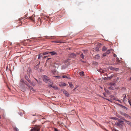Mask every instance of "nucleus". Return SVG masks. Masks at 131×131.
<instances>
[{
	"mask_svg": "<svg viewBox=\"0 0 131 131\" xmlns=\"http://www.w3.org/2000/svg\"><path fill=\"white\" fill-rule=\"evenodd\" d=\"M19 85L22 91H25L26 88L24 83V80L23 79H21L20 80Z\"/></svg>",
	"mask_w": 131,
	"mask_h": 131,
	"instance_id": "nucleus-1",
	"label": "nucleus"
},
{
	"mask_svg": "<svg viewBox=\"0 0 131 131\" xmlns=\"http://www.w3.org/2000/svg\"><path fill=\"white\" fill-rule=\"evenodd\" d=\"M115 83H111L110 84L108 88L110 90H113L116 89V87Z\"/></svg>",
	"mask_w": 131,
	"mask_h": 131,
	"instance_id": "nucleus-2",
	"label": "nucleus"
},
{
	"mask_svg": "<svg viewBox=\"0 0 131 131\" xmlns=\"http://www.w3.org/2000/svg\"><path fill=\"white\" fill-rule=\"evenodd\" d=\"M49 82H50V83L48 84V86L50 88V87H51L55 89H58V87L56 85L53 84L52 81H49Z\"/></svg>",
	"mask_w": 131,
	"mask_h": 131,
	"instance_id": "nucleus-3",
	"label": "nucleus"
},
{
	"mask_svg": "<svg viewBox=\"0 0 131 131\" xmlns=\"http://www.w3.org/2000/svg\"><path fill=\"white\" fill-rule=\"evenodd\" d=\"M43 81L46 83H47L48 82H49L50 81V78L48 77L46 75H44L43 76Z\"/></svg>",
	"mask_w": 131,
	"mask_h": 131,
	"instance_id": "nucleus-4",
	"label": "nucleus"
},
{
	"mask_svg": "<svg viewBox=\"0 0 131 131\" xmlns=\"http://www.w3.org/2000/svg\"><path fill=\"white\" fill-rule=\"evenodd\" d=\"M41 127L40 126H36L35 127L31 129V131H40V128Z\"/></svg>",
	"mask_w": 131,
	"mask_h": 131,
	"instance_id": "nucleus-5",
	"label": "nucleus"
},
{
	"mask_svg": "<svg viewBox=\"0 0 131 131\" xmlns=\"http://www.w3.org/2000/svg\"><path fill=\"white\" fill-rule=\"evenodd\" d=\"M120 113L122 115L126 117H127V118L130 117L129 116V115L128 114H126L125 113L122 112H120Z\"/></svg>",
	"mask_w": 131,
	"mask_h": 131,
	"instance_id": "nucleus-6",
	"label": "nucleus"
},
{
	"mask_svg": "<svg viewBox=\"0 0 131 131\" xmlns=\"http://www.w3.org/2000/svg\"><path fill=\"white\" fill-rule=\"evenodd\" d=\"M109 68L110 69L112 70L118 71L119 69L118 68H115L112 67H110Z\"/></svg>",
	"mask_w": 131,
	"mask_h": 131,
	"instance_id": "nucleus-7",
	"label": "nucleus"
},
{
	"mask_svg": "<svg viewBox=\"0 0 131 131\" xmlns=\"http://www.w3.org/2000/svg\"><path fill=\"white\" fill-rule=\"evenodd\" d=\"M76 54H75L72 53L70 54L69 56L71 58H74L76 57Z\"/></svg>",
	"mask_w": 131,
	"mask_h": 131,
	"instance_id": "nucleus-8",
	"label": "nucleus"
},
{
	"mask_svg": "<svg viewBox=\"0 0 131 131\" xmlns=\"http://www.w3.org/2000/svg\"><path fill=\"white\" fill-rule=\"evenodd\" d=\"M49 53L51 54V56H53L54 55H57V52L55 51L50 52H49Z\"/></svg>",
	"mask_w": 131,
	"mask_h": 131,
	"instance_id": "nucleus-9",
	"label": "nucleus"
},
{
	"mask_svg": "<svg viewBox=\"0 0 131 131\" xmlns=\"http://www.w3.org/2000/svg\"><path fill=\"white\" fill-rule=\"evenodd\" d=\"M63 93L66 96L68 97L69 96V94L67 91H64L63 92Z\"/></svg>",
	"mask_w": 131,
	"mask_h": 131,
	"instance_id": "nucleus-10",
	"label": "nucleus"
},
{
	"mask_svg": "<svg viewBox=\"0 0 131 131\" xmlns=\"http://www.w3.org/2000/svg\"><path fill=\"white\" fill-rule=\"evenodd\" d=\"M43 56V53H40L38 55V59H40L41 57H42Z\"/></svg>",
	"mask_w": 131,
	"mask_h": 131,
	"instance_id": "nucleus-11",
	"label": "nucleus"
},
{
	"mask_svg": "<svg viewBox=\"0 0 131 131\" xmlns=\"http://www.w3.org/2000/svg\"><path fill=\"white\" fill-rule=\"evenodd\" d=\"M79 74L81 76H84V72L83 71L80 72Z\"/></svg>",
	"mask_w": 131,
	"mask_h": 131,
	"instance_id": "nucleus-12",
	"label": "nucleus"
},
{
	"mask_svg": "<svg viewBox=\"0 0 131 131\" xmlns=\"http://www.w3.org/2000/svg\"><path fill=\"white\" fill-rule=\"evenodd\" d=\"M69 84L70 86L72 88H74V86H73L71 82H69Z\"/></svg>",
	"mask_w": 131,
	"mask_h": 131,
	"instance_id": "nucleus-13",
	"label": "nucleus"
},
{
	"mask_svg": "<svg viewBox=\"0 0 131 131\" xmlns=\"http://www.w3.org/2000/svg\"><path fill=\"white\" fill-rule=\"evenodd\" d=\"M61 77H61V78H66L67 79H69L70 78L69 77H67L66 75H63L62 76H61Z\"/></svg>",
	"mask_w": 131,
	"mask_h": 131,
	"instance_id": "nucleus-14",
	"label": "nucleus"
},
{
	"mask_svg": "<svg viewBox=\"0 0 131 131\" xmlns=\"http://www.w3.org/2000/svg\"><path fill=\"white\" fill-rule=\"evenodd\" d=\"M112 50H113V49H109L107 50V51L106 52L107 53V54H109L111 52V51H112Z\"/></svg>",
	"mask_w": 131,
	"mask_h": 131,
	"instance_id": "nucleus-15",
	"label": "nucleus"
},
{
	"mask_svg": "<svg viewBox=\"0 0 131 131\" xmlns=\"http://www.w3.org/2000/svg\"><path fill=\"white\" fill-rule=\"evenodd\" d=\"M99 46H96V47H94V49H95V50L96 51H97L99 50Z\"/></svg>",
	"mask_w": 131,
	"mask_h": 131,
	"instance_id": "nucleus-16",
	"label": "nucleus"
},
{
	"mask_svg": "<svg viewBox=\"0 0 131 131\" xmlns=\"http://www.w3.org/2000/svg\"><path fill=\"white\" fill-rule=\"evenodd\" d=\"M25 78L27 81L29 79L28 76L27 75H25Z\"/></svg>",
	"mask_w": 131,
	"mask_h": 131,
	"instance_id": "nucleus-17",
	"label": "nucleus"
},
{
	"mask_svg": "<svg viewBox=\"0 0 131 131\" xmlns=\"http://www.w3.org/2000/svg\"><path fill=\"white\" fill-rule=\"evenodd\" d=\"M116 125L117 126H122V124H120L119 122L117 123L116 124Z\"/></svg>",
	"mask_w": 131,
	"mask_h": 131,
	"instance_id": "nucleus-18",
	"label": "nucleus"
},
{
	"mask_svg": "<svg viewBox=\"0 0 131 131\" xmlns=\"http://www.w3.org/2000/svg\"><path fill=\"white\" fill-rule=\"evenodd\" d=\"M105 71L101 69L100 70L99 72L101 73H104L105 72Z\"/></svg>",
	"mask_w": 131,
	"mask_h": 131,
	"instance_id": "nucleus-19",
	"label": "nucleus"
},
{
	"mask_svg": "<svg viewBox=\"0 0 131 131\" xmlns=\"http://www.w3.org/2000/svg\"><path fill=\"white\" fill-rule=\"evenodd\" d=\"M112 119L114 120H117L118 121L119 120V119L118 118L116 117H113L112 118Z\"/></svg>",
	"mask_w": 131,
	"mask_h": 131,
	"instance_id": "nucleus-20",
	"label": "nucleus"
},
{
	"mask_svg": "<svg viewBox=\"0 0 131 131\" xmlns=\"http://www.w3.org/2000/svg\"><path fill=\"white\" fill-rule=\"evenodd\" d=\"M84 56L83 55V53L81 54L80 55V57L82 59H84Z\"/></svg>",
	"mask_w": 131,
	"mask_h": 131,
	"instance_id": "nucleus-21",
	"label": "nucleus"
},
{
	"mask_svg": "<svg viewBox=\"0 0 131 131\" xmlns=\"http://www.w3.org/2000/svg\"><path fill=\"white\" fill-rule=\"evenodd\" d=\"M119 122L121 124H124V122L122 121H120L119 120Z\"/></svg>",
	"mask_w": 131,
	"mask_h": 131,
	"instance_id": "nucleus-22",
	"label": "nucleus"
},
{
	"mask_svg": "<svg viewBox=\"0 0 131 131\" xmlns=\"http://www.w3.org/2000/svg\"><path fill=\"white\" fill-rule=\"evenodd\" d=\"M116 62L118 63H119L120 62V61L118 58H117L116 59Z\"/></svg>",
	"mask_w": 131,
	"mask_h": 131,
	"instance_id": "nucleus-23",
	"label": "nucleus"
},
{
	"mask_svg": "<svg viewBox=\"0 0 131 131\" xmlns=\"http://www.w3.org/2000/svg\"><path fill=\"white\" fill-rule=\"evenodd\" d=\"M126 122L127 124L130 125V126H131V122L127 121H126Z\"/></svg>",
	"mask_w": 131,
	"mask_h": 131,
	"instance_id": "nucleus-24",
	"label": "nucleus"
},
{
	"mask_svg": "<svg viewBox=\"0 0 131 131\" xmlns=\"http://www.w3.org/2000/svg\"><path fill=\"white\" fill-rule=\"evenodd\" d=\"M107 48H106V47H103L102 49V50L103 51L106 50H107Z\"/></svg>",
	"mask_w": 131,
	"mask_h": 131,
	"instance_id": "nucleus-25",
	"label": "nucleus"
},
{
	"mask_svg": "<svg viewBox=\"0 0 131 131\" xmlns=\"http://www.w3.org/2000/svg\"><path fill=\"white\" fill-rule=\"evenodd\" d=\"M61 85L63 86H65L66 85V84L65 83H64L63 82L62 83H61Z\"/></svg>",
	"mask_w": 131,
	"mask_h": 131,
	"instance_id": "nucleus-26",
	"label": "nucleus"
},
{
	"mask_svg": "<svg viewBox=\"0 0 131 131\" xmlns=\"http://www.w3.org/2000/svg\"><path fill=\"white\" fill-rule=\"evenodd\" d=\"M100 56L99 54L96 55L95 56V57L96 58L98 59L99 58Z\"/></svg>",
	"mask_w": 131,
	"mask_h": 131,
	"instance_id": "nucleus-27",
	"label": "nucleus"
},
{
	"mask_svg": "<svg viewBox=\"0 0 131 131\" xmlns=\"http://www.w3.org/2000/svg\"><path fill=\"white\" fill-rule=\"evenodd\" d=\"M43 55H46L49 53V52H45L42 53Z\"/></svg>",
	"mask_w": 131,
	"mask_h": 131,
	"instance_id": "nucleus-28",
	"label": "nucleus"
},
{
	"mask_svg": "<svg viewBox=\"0 0 131 131\" xmlns=\"http://www.w3.org/2000/svg\"><path fill=\"white\" fill-rule=\"evenodd\" d=\"M124 98H123V101H124L126 97V95L125 94H123V96H124Z\"/></svg>",
	"mask_w": 131,
	"mask_h": 131,
	"instance_id": "nucleus-29",
	"label": "nucleus"
},
{
	"mask_svg": "<svg viewBox=\"0 0 131 131\" xmlns=\"http://www.w3.org/2000/svg\"><path fill=\"white\" fill-rule=\"evenodd\" d=\"M14 129L16 131H19V129L16 127H15L14 128Z\"/></svg>",
	"mask_w": 131,
	"mask_h": 131,
	"instance_id": "nucleus-30",
	"label": "nucleus"
},
{
	"mask_svg": "<svg viewBox=\"0 0 131 131\" xmlns=\"http://www.w3.org/2000/svg\"><path fill=\"white\" fill-rule=\"evenodd\" d=\"M121 107H122V108H124V109H125L127 110V108L125 107V106H123L122 105V106H121Z\"/></svg>",
	"mask_w": 131,
	"mask_h": 131,
	"instance_id": "nucleus-31",
	"label": "nucleus"
},
{
	"mask_svg": "<svg viewBox=\"0 0 131 131\" xmlns=\"http://www.w3.org/2000/svg\"><path fill=\"white\" fill-rule=\"evenodd\" d=\"M29 88L30 89H31L32 91H35V90L31 86Z\"/></svg>",
	"mask_w": 131,
	"mask_h": 131,
	"instance_id": "nucleus-32",
	"label": "nucleus"
},
{
	"mask_svg": "<svg viewBox=\"0 0 131 131\" xmlns=\"http://www.w3.org/2000/svg\"><path fill=\"white\" fill-rule=\"evenodd\" d=\"M70 60V59H66V60H65V62L66 63V62H68Z\"/></svg>",
	"mask_w": 131,
	"mask_h": 131,
	"instance_id": "nucleus-33",
	"label": "nucleus"
},
{
	"mask_svg": "<svg viewBox=\"0 0 131 131\" xmlns=\"http://www.w3.org/2000/svg\"><path fill=\"white\" fill-rule=\"evenodd\" d=\"M27 81L28 82L30 83L31 84L32 82H31V81L29 79Z\"/></svg>",
	"mask_w": 131,
	"mask_h": 131,
	"instance_id": "nucleus-34",
	"label": "nucleus"
},
{
	"mask_svg": "<svg viewBox=\"0 0 131 131\" xmlns=\"http://www.w3.org/2000/svg\"><path fill=\"white\" fill-rule=\"evenodd\" d=\"M27 81L28 82L30 83L31 84L32 82H31V81L29 79Z\"/></svg>",
	"mask_w": 131,
	"mask_h": 131,
	"instance_id": "nucleus-35",
	"label": "nucleus"
},
{
	"mask_svg": "<svg viewBox=\"0 0 131 131\" xmlns=\"http://www.w3.org/2000/svg\"><path fill=\"white\" fill-rule=\"evenodd\" d=\"M107 54V53L106 52V53H104L103 54V56L104 57V56H105Z\"/></svg>",
	"mask_w": 131,
	"mask_h": 131,
	"instance_id": "nucleus-36",
	"label": "nucleus"
},
{
	"mask_svg": "<svg viewBox=\"0 0 131 131\" xmlns=\"http://www.w3.org/2000/svg\"><path fill=\"white\" fill-rule=\"evenodd\" d=\"M35 16V15H33L32 16V17H30V19H31V20H33V19L32 18L33 17H34Z\"/></svg>",
	"mask_w": 131,
	"mask_h": 131,
	"instance_id": "nucleus-37",
	"label": "nucleus"
},
{
	"mask_svg": "<svg viewBox=\"0 0 131 131\" xmlns=\"http://www.w3.org/2000/svg\"><path fill=\"white\" fill-rule=\"evenodd\" d=\"M105 91L108 94L109 93V91L105 89Z\"/></svg>",
	"mask_w": 131,
	"mask_h": 131,
	"instance_id": "nucleus-38",
	"label": "nucleus"
},
{
	"mask_svg": "<svg viewBox=\"0 0 131 131\" xmlns=\"http://www.w3.org/2000/svg\"><path fill=\"white\" fill-rule=\"evenodd\" d=\"M24 84H25L26 85L28 84V83L26 81H24Z\"/></svg>",
	"mask_w": 131,
	"mask_h": 131,
	"instance_id": "nucleus-39",
	"label": "nucleus"
},
{
	"mask_svg": "<svg viewBox=\"0 0 131 131\" xmlns=\"http://www.w3.org/2000/svg\"><path fill=\"white\" fill-rule=\"evenodd\" d=\"M115 100L116 101H118L120 103H121V101L119 100V99H115Z\"/></svg>",
	"mask_w": 131,
	"mask_h": 131,
	"instance_id": "nucleus-40",
	"label": "nucleus"
},
{
	"mask_svg": "<svg viewBox=\"0 0 131 131\" xmlns=\"http://www.w3.org/2000/svg\"><path fill=\"white\" fill-rule=\"evenodd\" d=\"M128 102L129 103L130 105L131 106V101H130V100H129V99H128Z\"/></svg>",
	"mask_w": 131,
	"mask_h": 131,
	"instance_id": "nucleus-41",
	"label": "nucleus"
},
{
	"mask_svg": "<svg viewBox=\"0 0 131 131\" xmlns=\"http://www.w3.org/2000/svg\"><path fill=\"white\" fill-rule=\"evenodd\" d=\"M27 86H28V87H29V88H30V87L31 86H30V85L29 84H28L26 85Z\"/></svg>",
	"mask_w": 131,
	"mask_h": 131,
	"instance_id": "nucleus-42",
	"label": "nucleus"
},
{
	"mask_svg": "<svg viewBox=\"0 0 131 131\" xmlns=\"http://www.w3.org/2000/svg\"><path fill=\"white\" fill-rule=\"evenodd\" d=\"M116 104H117V105H118V106H121H121H122V105H121V104H119L118 103H116Z\"/></svg>",
	"mask_w": 131,
	"mask_h": 131,
	"instance_id": "nucleus-43",
	"label": "nucleus"
},
{
	"mask_svg": "<svg viewBox=\"0 0 131 131\" xmlns=\"http://www.w3.org/2000/svg\"><path fill=\"white\" fill-rule=\"evenodd\" d=\"M57 42V43H61V42L60 41H55L54 42Z\"/></svg>",
	"mask_w": 131,
	"mask_h": 131,
	"instance_id": "nucleus-44",
	"label": "nucleus"
},
{
	"mask_svg": "<svg viewBox=\"0 0 131 131\" xmlns=\"http://www.w3.org/2000/svg\"><path fill=\"white\" fill-rule=\"evenodd\" d=\"M54 130L55 131H59L58 129L55 128H54Z\"/></svg>",
	"mask_w": 131,
	"mask_h": 131,
	"instance_id": "nucleus-45",
	"label": "nucleus"
},
{
	"mask_svg": "<svg viewBox=\"0 0 131 131\" xmlns=\"http://www.w3.org/2000/svg\"><path fill=\"white\" fill-rule=\"evenodd\" d=\"M55 77H57L58 78H60V76H56Z\"/></svg>",
	"mask_w": 131,
	"mask_h": 131,
	"instance_id": "nucleus-46",
	"label": "nucleus"
},
{
	"mask_svg": "<svg viewBox=\"0 0 131 131\" xmlns=\"http://www.w3.org/2000/svg\"><path fill=\"white\" fill-rule=\"evenodd\" d=\"M113 77V76L112 75H111V76L108 77V78L110 79L111 78Z\"/></svg>",
	"mask_w": 131,
	"mask_h": 131,
	"instance_id": "nucleus-47",
	"label": "nucleus"
},
{
	"mask_svg": "<svg viewBox=\"0 0 131 131\" xmlns=\"http://www.w3.org/2000/svg\"><path fill=\"white\" fill-rule=\"evenodd\" d=\"M31 84V85H32V86H35V85L34 84H33V83H32Z\"/></svg>",
	"mask_w": 131,
	"mask_h": 131,
	"instance_id": "nucleus-48",
	"label": "nucleus"
},
{
	"mask_svg": "<svg viewBox=\"0 0 131 131\" xmlns=\"http://www.w3.org/2000/svg\"><path fill=\"white\" fill-rule=\"evenodd\" d=\"M81 61L84 63H85V61H83L81 60Z\"/></svg>",
	"mask_w": 131,
	"mask_h": 131,
	"instance_id": "nucleus-49",
	"label": "nucleus"
},
{
	"mask_svg": "<svg viewBox=\"0 0 131 131\" xmlns=\"http://www.w3.org/2000/svg\"><path fill=\"white\" fill-rule=\"evenodd\" d=\"M40 64V63H39L35 67H37V66Z\"/></svg>",
	"mask_w": 131,
	"mask_h": 131,
	"instance_id": "nucleus-50",
	"label": "nucleus"
},
{
	"mask_svg": "<svg viewBox=\"0 0 131 131\" xmlns=\"http://www.w3.org/2000/svg\"><path fill=\"white\" fill-rule=\"evenodd\" d=\"M47 57H48L47 56H45L43 57V58H46Z\"/></svg>",
	"mask_w": 131,
	"mask_h": 131,
	"instance_id": "nucleus-51",
	"label": "nucleus"
},
{
	"mask_svg": "<svg viewBox=\"0 0 131 131\" xmlns=\"http://www.w3.org/2000/svg\"><path fill=\"white\" fill-rule=\"evenodd\" d=\"M113 56L114 57H115L116 56V55L115 54H114Z\"/></svg>",
	"mask_w": 131,
	"mask_h": 131,
	"instance_id": "nucleus-52",
	"label": "nucleus"
},
{
	"mask_svg": "<svg viewBox=\"0 0 131 131\" xmlns=\"http://www.w3.org/2000/svg\"><path fill=\"white\" fill-rule=\"evenodd\" d=\"M122 119H123V120H124V117H122Z\"/></svg>",
	"mask_w": 131,
	"mask_h": 131,
	"instance_id": "nucleus-53",
	"label": "nucleus"
},
{
	"mask_svg": "<svg viewBox=\"0 0 131 131\" xmlns=\"http://www.w3.org/2000/svg\"><path fill=\"white\" fill-rule=\"evenodd\" d=\"M35 79L36 80V81H37V82L38 81V80L37 79H36L35 78Z\"/></svg>",
	"mask_w": 131,
	"mask_h": 131,
	"instance_id": "nucleus-54",
	"label": "nucleus"
},
{
	"mask_svg": "<svg viewBox=\"0 0 131 131\" xmlns=\"http://www.w3.org/2000/svg\"><path fill=\"white\" fill-rule=\"evenodd\" d=\"M108 101H110V102H111L112 101H111V100H110L109 99H108Z\"/></svg>",
	"mask_w": 131,
	"mask_h": 131,
	"instance_id": "nucleus-55",
	"label": "nucleus"
},
{
	"mask_svg": "<svg viewBox=\"0 0 131 131\" xmlns=\"http://www.w3.org/2000/svg\"><path fill=\"white\" fill-rule=\"evenodd\" d=\"M104 99H106V100H108V99H105V98H104Z\"/></svg>",
	"mask_w": 131,
	"mask_h": 131,
	"instance_id": "nucleus-56",
	"label": "nucleus"
},
{
	"mask_svg": "<svg viewBox=\"0 0 131 131\" xmlns=\"http://www.w3.org/2000/svg\"><path fill=\"white\" fill-rule=\"evenodd\" d=\"M100 43H99V44H98V45H99V46H100Z\"/></svg>",
	"mask_w": 131,
	"mask_h": 131,
	"instance_id": "nucleus-57",
	"label": "nucleus"
},
{
	"mask_svg": "<svg viewBox=\"0 0 131 131\" xmlns=\"http://www.w3.org/2000/svg\"><path fill=\"white\" fill-rule=\"evenodd\" d=\"M130 80H131V77H130Z\"/></svg>",
	"mask_w": 131,
	"mask_h": 131,
	"instance_id": "nucleus-58",
	"label": "nucleus"
},
{
	"mask_svg": "<svg viewBox=\"0 0 131 131\" xmlns=\"http://www.w3.org/2000/svg\"><path fill=\"white\" fill-rule=\"evenodd\" d=\"M115 131H118V130L116 129L115 130Z\"/></svg>",
	"mask_w": 131,
	"mask_h": 131,
	"instance_id": "nucleus-59",
	"label": "nucleus"
},
{
	"mask_svg": "<svg viewBox=\"0 0 131 131\" xmlns=\"http://www.w3.org/2000/svg\"><path fill=\"white\" fill-rule=\"evenodd\" d=\"M33 115V116H35V115Z\"/></svg>",
	"mask_w": 131,
	"mask_h": 131,
	"instance_id": "nucleus-60",
	"label": "nucleus"
},
{
	"mask_svg": "<svg viewBox=\"0 0 131 131\" xmlns=\"http://www.w3.org/2000/svg\"><path fill=\"white\" fill-rule=\"evenodd\" d=\"M4 115H3V117H4Z\"/></svg>",
	"mask_w": 131,
	"mask_h": 131,
	"instance_id": "nucleus-61",
	"label": "nucleus"
},
{
	"mask_svg": "<svg viewBox=\"0 0 131 131\" xmlns=\"http://www.w3.org/2000/svg\"><path fill=\"white\" fill-rule=\"evenodd\" d=\"M50 59V58H48L47 59L48 60H49V59Z\"/></svg>",
	"mask_w": 131,
	"mask_h": 131,
	"instance_id": "nucleus-62",
	"label": "nucleus"
},
{
	"mask_svg": "<svg viewBox=\"0 0 131 131\" xmlns=\"http://www.w3.org/2000/svg\"><path fill=\"white\" fill-rule=\"evenodd\" d=\"M104 95H105V94H104Z\"/></svg>",
	"mask_w": 131,
	"mask_h": 131,
	"instance_id": "nucleus-63",
	"label": "nucleus"
},
{
	"mask_svg": "<svg viewBox=\"0 0 131 131\" xmlns=\"http://www.w3.org/2000/svg\"><path fill=\"white\" fill-rule=\"evenodd\" d=\"M1 117H0V119H1Z\"/></svg>",
	"mask_w": 131,
	"mask_h": 131,
	"instance_id": "nucleus-64",
	"label": "nucleus"
}]
</instances>
